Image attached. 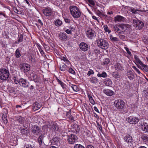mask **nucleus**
<instances>
[{"instance_id":"nucleus-15","label":"nucleus","mask_w":148,"mask_h":148,"mask_svg":"<svg viewBox=\"0 0 148 148\" xmlns=\"http://www.w3.org/2000/svg\"><path fill=\"white\" fill-rule=\"evenodd\" d=\"M20 133L23 135L25 136H28L29 134V130L25 126L21 127L20 128Z\"/></svg>"},{"instance_id":"nucleus-8","label":"nucleus","mask_w":148,"mask_h":148,"mask_svg":"<svg viewBox=\"0 0 148 148\" xmlns=\"http://www.w3.org/2000/svg\"><path fill=\"white\" fill-rule=\"evenodd\" d=\"M50 129L52 131L56 132H61L62 131L60 129L57 124L55 122L51 123L49 125Z\"/></svg>"},{"instance_id":"nucleus-38","label":"nucleus","mask_w":148,"mask_h":148,"mask_svg":"<svg viewBox=\"0 0 148 148\" xmlns=\"http://www.w3.org/2000/svg\"><path fill=\"white\" fill-rule=\"evenodd\" d=\"M23 40V36L22 34H21L18 37V40L16 42V43L18 44L20 42H22Z\"/></svg>"},{"instance_id":"nucleus-19","label":"nucleus","mask_w":148,"mask_h":148,"mask_svg":"<svg viewBox=\"0 0 148 148\" xmlns=\"http://www.w3.org/2000/svg\"><path fill=\"white\" fill-rule=\"evenodd\" d=\"M114 21L116 22H124L125 20V18L120 15H117L114 17Z\"/></svg>"},{"instance_id":"nucleus-54","label":"nucleus","mask_w":148,"mask_h":148,"mask_svg":"<svg viewBox=\"0 0 148 148\" xmlns=\"http://www.w3.org/2000/svg\"><path fill=\"white\" fill-rule=\"evenodd\" d=\"M25 148H34V146L31 145H27L25 146Z\"/></svg>"},{"instance_id":"nucleus-21","label":"nucleus","mask_w":148,"mask_h":148,"mask_svg":"<svg viewBox=\"0 0 148 148\" xmlns=\"http://www.w3.org/2000/svg\"><path fill=\"white\" fill-rule=\"evenodd\" d=\"M32 131L34 135H37L40 132L39 127L36 125H34L32 127Z\"/></svg>"},{"instance_id":"nucleus-55","label":"nucleus","mask_w":148,"mask_h":148,"mask_svg":"<svg viewBox=\"0 0 148 148\" xmlns=\"http://www.w3.org/2000/svg\"><path fill=\"white\" fill-rule=\"evenodd\" d=\"M13 80L16 84L19 83V80H17L16 79V77H13Z\"/></svg>"},{"instance_id":"nucleus-6","label":"nucleus","mask_w":148,"mask_h":148,"mask_svg":"<svg viewBox=\"0 0 148 148\" xmlns=\"http://www.w3.org/2000/svg\"><path fill=\"white\" fill-rule=\"evenodd\" d=\"M133 25L137 29H142L144 26V23L141 21L136 19H134L132 21Z\"/></svg>"},{"instance_id":"nucleus-10","label":"nucleus","mask_w":148,"mask_h":148,"mask_svg":"<svg viewBox=\"0 0 148 148\" xmlns=\"http://www.w3.org/2000/svg\"><path fill=\"white\" fill-rule=\"evenodd\" d=\"M86 34L87 37L90 39H93L96 36L95 31L92 29L87 30Z\"/></svg>"},{"instance_id":"nucleus-44","label":"nucleus","mask_w":148,"mask_h":148,"mask_svg":"<svg viewBox=\"0 0 148 148\" xmlns=\"http://www.w3.org/2000/svg\"><path fill=\"white\" fill-rule=\"evenodd\" d=\"M71 87L75 91L77 92L79 90V88L76 85H72Z\"/></svg>"},{"instance_id":"nucleus-61","label":"nucleus","mask_w":148,"mask_h":148,"mask_svg":"<svg viewBox=\"0 0 148 148\" xmlns=\"http://www.w3.org/2000/svg\"><path fill=\"white\" fill-rule=\"evenodd\" d=\"M94 110H95V111H96V112H98V113H99V111L98 110V109L96 107V106H95L94 107Z\"/></svg>"},{"instance_id":"nucleus-58","label":"nucleus","mask_w":148,"mask_h":148,"mask_svg":"<svg viewBox=\"0 0 148 148\" xmlns=\"http://www.w3.org/2000/svg\"><path fill=\"white\" fill-rule=\"evenodd\" d=\"M125 49L127 51V52L129 55L130 56H132V53L129 50V49L127 48H126Z\"/></svg>"},{"instance_id":"nucleus-63","label":"nucleus","mask_w":148,"mask_h":148,"mask_svg":"<svg viewBox=\"0 0 148 148\" xmlns=\"http://www.w3.org/2000/svg\"><path fill=\"white\" fill-rule=\"evenodd\" d=\"M86 148H94L92 145H89L87 146Z\"/></svg>"},{"instance_id":"nucleus-16","label":"nucleus","mask_w":148,"mask_h":148,"mask_svg":"<svg viewBox=\"0 0 148 148\" xmlns=\"http://www.w3.org/2000/svg\"><path fill=\"white\" fill-rule=\"evenodd\" d=\"M90 47L89 45L84 42H82L79 45L80 49L82 51H87Z\"/></svg>"},{"instance_id":"nucleus-28","label":"nucleus","mask_w":148,"mask_h":148,"mask_svg":"<svg viewBox=\"0 0 148 148\" xmlns=\"http://www.w3.org/2000/svg\"><path fill=\"white\" fill-rule=\"evenodd\" d=\"M130 11L134 14H139L140 12L143 11L141 10L135 9L133 8H131Z\"/></svg>"},{"instance_id":"nucleus-41","label":"nucleus","mask_w":148,"mask_h":148,"mask_svg":"<svg viewBox=\"0 0 148 148\" xmlns=\"http://www.w3.org/2000/svg\"><path fill=\"white\" fill-rule=\"evenodd\" d=\"M103 27L104 30L106 32H108V34H109L111 32V30L109 29V28L107 25H104Z\"/></svg>"},{"instance_id":"nucleus-42","label":"nucleus","mask_w":148,"mask_h":148,"mask_svg":"<svg viewBox=\"0 0 148 148\" xmlns=\"http://www.w3.org/2000/svg\"><path fill=\"white\" fill-rule=\"evenodd\" d=\"M143 67V70L147 72L148 71V66L145 64L143 63L140 65Z\"/></svg>"},{"instance_id":"nucleus-51","label":"nucleus","mask_w":148,"mask_h":148,"mask_svg":"<svg viewBox=\"0 0 148 148\" xmlns=\"http://www.w3.org/2000/svg\"><path fill=\"white\" fill-rule=\"evenodd\" d=\"M61 60H63L66 63H68L69 62V61L68 59L64 57H62L61 58Z\"/></svg>"},{"instance_id":"nucleus-30","label":"nucleus","mask_w":148,"mask_h":148,"mask_svg":"<svg viewBox=\"0 0 148 148\" xmlns=\"http://www.w3.org/2000/svg\"><path fill=\"white\" fill-rule=\"evenodd\" d=\"M110 38L111 41L112 42H116L119 41V39L117 37H114L110 34Z\"/></svg>"},{"instance_id":"nucleus-34","label":"nucleus","mask_w":148,"mask_h":148,"mask_svg":"<svg viewBox=\"0 0 148 148\" xmlns=\"http://www.w3.org/2000/svg\"><path fill=\"white\" fill-rule=\"evenodd\" d=\"M54 23L56 26L58 27L60 26L62 24V23L60 19H58L55 21Z\"/></svg>"},{"instance_id":"nucleus-7","label":"nucleus","mask_w":148,"mask_h":148,"mask_svg":"<svg viewBox=\"0 0 148 148\" xmlns=\"http://www.w3.org/2000/svg\"><path fill=\"white\" fill-rule=\"evenodd\" d=\"M68 28L64 27V31L67 34L70 35L72 34V32H75L76 27L74 25H71L68 27Z\"/></svg>"},{"instance_id":"nucleus-40","label":"nucleus","mask_w":148,"mask_h":148,"mask_svg":"<svg viewBox=\"0 0 148 148\" xmlns=\"http://www.w3.org/2000/svg\"><path fill=\"white\" fill-rule=\"evenodd\" d=\"M134 57L136 63L139 64L140 65H141V64L143 63V62L140 60L139 58L136 55H135Z\"/></svg>"},{"instance_id":"nucleus-32","label":"nucleus","mask_w":148,"mask_h":148,"mask_svg":"<svg viewBox=\"0 0 148 148\" xmlns=\"http://www.w3.org/2000/svg\"><path fill=\"white\" fill-rule=\"evenodd\" d=\"M2 118L4 123L6 124L8 123L7 114H3Z\"/></svg>"},{"instance_id":"nucleus-33","label":"nucleus","mask_w":148,"mask_h":148,"mask_svg":"<svg viewBox=\"0 0 148 148\" xmlns=\"http://www.w3.org/2000/svg\"><path fill=\"white\" fill-rule=\"evenodd\" d=\"M97 75L99 77L105 78L107 77V75L105 71H103L101 74L98 73Z\"/></svg>"},{"instance_id":"nucleus-3","label":"nucleus","mask_w":148,"mask_h":148,"mask_svg":"<svg viewBox=\"0 0 148 148\" xmlns=\"http://www.w3.org/2000/svg\"><path fill=\"white\" fill-rule=\"evenodd\" d=\"M98 46L102 49H107L109 47V44L106 40L102 38H99L97 40Z\"/></svg>"},{"instance_id":"nucleus-53","label":"nucleus","mask_w":148,"mask_h":148,"mask_svg":"<svg viewBox=\"0 0 148 148\" xmlns=\"http://www.w3.org/2000/svg\"><path fill=\"white\" fill-rule=\"evenodd\" d=\"M88 2L92 5L94 6L95 5V3L93 0H87Z\"/></svg>"},{"instance_id":"nucleus-46","label":"nucleus","mask_w":148,"mask_h":148,"mask_svg":"<svg viewBox=\"0 0 148 148\" xmlns=\"http://www.w3.org/2000/svg\"><path fill=\"white\" fill-rule=\"evenodd\" d=\"M74 148H85V147L80 144H77L75 145Z\"/></svg>"},{"instance_id":"nucleus-48","label":"nucleus","mask_w":148,"mask_h":148,"mask_svg":"<svg viewBox=\"0 0 148 148\" xmlns=\"http://www.w3.org/2000/svg\"><path fill=\"white\" fill-rule=\"evenodd\" d=\"M119 36V38L123 41H125L126 39V37L124 35L120 34Z\"/></svg>"},{"instance_id":"nucleus-43","label":"nucleus","mask_w":148,"mask_h":148,"mask_svg":"<svg viewBox=\"0 0 148 148\" xmlns=\"http://www.w3.org/2000/svg\"><path fill=\"white\" fill-rule=\"evenodd\" d=\"M141 138L144 141H148V136L145 134H143Z\"/></svg>"},{"instance_id":"nucleus-47","label":"nucleus","mask_w":148,"mask_h":148,"mask_svg":"<svg viewBox=\"0 0 148 148\" xmlns=\"http://www.w3.org/2000/svg\"><path fill=\"white\" fill-rule=\"evenodd\" d=\"M92 135V134L91 133L88 131H86L85 132V134H84V136H86L87 137H91Z\"/></svg>"},{"instance_id":"nucleus-12","label":"nucleus","mask_w":148,"mask_h":148,"mask_svg":"<svg viewBox=\"0 0 148 148\" xmlns=\"http://www.w3.org/2000/svg\"><path fill=\"white\" fill-rule=\"evenodd\" d=\"M21 69L24 73L29 71L30 69V66L28 64L24 63L20 65Z\"/></svg>"},{"instance_id":"nucleus-59","label":"nucleus","mask_w":148,"mask_h":148,"mask_svg":"<svg viewBox=\"0 0 148 148\" xmlns=\"http://www.w3.org/2000/svg\"><path fill=\"white\" fill-rule=\"evenodd\" d=\"M38 22L40 24V26H42L43 25V23L41 21L40 19H38Z\"/></svg>"},{"instance_id":"nucleus-56","label":"nucleus","mask_w":148,"mask_h":148,"mask_svg":"<svg viewBox=\"0 0 148 148\" xmlns=\"http://www.w3.org/2000/svg\"><path fill=\"white\" fill-rule=\"evenodd\" d=\"M94 72L92 70H90L89 71H88V73H87V75H90L93 74Z\"/></svg>"},{"instance_id":"nucleus-4","label":"nucleus","mask_w":148,"mask_h":148,"mask_svg":"<svg viewBox=\"0 0 148 148\" xmlns=\"http://www.w3.org/2000/svg\"><path fill=\"white\" fill-rule=\"evenodd\" d=\"M10 75L9 71L5 69H0V79L5 81L9 78Z\"/></svg>"},{"instance_id":"nucleus-45","label":"nucleus","mask_w":148,"mask_h":148,"mask_svg":"<svg viewBox=\"0 0 148 148\" xmlns=\"http://www.w3.org/2000/svg\"><path fill=\"white\" fill-rule=\"evenodd\" d=\"M57 80L58 83L61 85L63 88H64L65 87V85L63 82L58 78L57 79Z\"/></svg>"},{"instance_id":"nucleus-5","label":"nucleus","mask_w":148,"mask_h":148,"mask_svg":"<svg viewBox=\"0 0 148 148\" xmlns=\"http://www.w3.org/2000/svg\"><path fill=\"white\" fill-rule=\"evenodd\" d=\"M114 105L117 109L122 110L124 107L125 103L122 100L117 99L115 101Z\"/></svg>"},{"instance_id":"nucleus-25","label":"nucleus","mask_w":148,"mask_h":148,"mask_svg":"<svg viewBox=\"0 0 148 148\" xmlns=\"http://www.w3.org/2000/svg\"><path fill=\"white\" fill-rule=\"evenodd\" d=\"M22 48H19L16 49L14 53V56L17 58L20 57L21 56L20 51L21 50Z\"/></svg>"},{"instance_id":"nucleus-60","label":"nucleus","mask_w":148,"mask_h":148,"mask_svg":"<svg viewBox=\"0 0 148 148\" xmlns=\"http://www.w3.org/2000/svg\"><path fill=\"white\" fill-rule=\"evenodd\" d=\"M90 102L92 104L94 105L95 103V102L93 99L90 101Z\"/></svg>"},{"instance_id":"nucleus-1","label":"nucleus","mask_w":148,"mask_h":148,"mask_svg":"<svg viewBox=\"0 0 148 148\" xmlns=\"http://www.w3.org/2000/svg\"><path fill=\"white\" fill-rule=\"evenodd\" d=\"M115 31L118 34H123L124 32H128L130 28L128 25H116L114 27Z\"/></svg>"},{"instance_id":"nucleus-39","label":"nucleus","mask_w":148,"mask_h":148,"mask_svg":"<svg viewBox=\"0 0 148 148\" xmlns=\"http://www.w3.org/2000/svg\"><path fill=\"white\" fill-rule=\"evenodd\" d=\"M132 67L136 71V72H137L138 74H139L141 76H143L144 75L143 74L141 73L140 72V71L139 69H138L135 66H133Z\"/></svg>"},{"instance_id":"nucleus-2","label":"nucleus","mask_w":148,"mask_h":148,"mask_svg":"<svg viewBox=\"0 0 148 148\" xmlns=\"http://www.w3.org/2000/svg\"><path fill=\"white\" fill-rule=\"evenodd\" d=\"M71 14L74 18H79L81 15V12L77 6L75 5L71 6L69 8Z\"/></svg>"},{"instance_id":"nucleus-31","label":"nucleus","mask_w":148,"mask_h":148,"mask_svg":"<svg viewBox=\"0 0 148 148\" xmlns=\"http://www.w3.org/2000/svg\"><path fill=\"white\" fill-rule=\"evenodd\" d=\"M58 141V138L57 137H55L52 138L51 140V143L53 145L57 144Z\"/></svg>"},{"instance_id":"nucleus-64","label":"nucleus","mask_w":148,"mask_h":148,"mask_svg":"<svg viewBox=\"0 0 148 148\" xmlns=\"http://www.w3.org/2000/svg\"><path fill=\"white\" fill-rule=\"evenodd\" d=\"M88 98H89V100H90H90H92V99H93V98H92V97L91 96H90V95H88Z\"/></svg>"},{"instance_id":"nucleus-24","label":"nucleus","mask_w":148,"mask_h":148,"mask_svg":"<svg viewBox=\"0 0 148 148\" xmlns=\"http://www.w3.org/2000/svg\"><path fill=\"white\" fill-rule=\"evenodd\" d=\"M114 67L115 70L117 71H122L123 69V67L121 66V65L119 63H116L114 65Z\"/></svg>"},{"instance_id":"nucleus-52","label":"nucleus","mask_w":148,"mask_h":148,"mask_svg":"<svg viewBox=\"0 0 148 148\" xmlns=\"http://www.w3.org/2000/svg\"><path fill=\"white\" fill-rule=\"evenodd\" d=\"M143 129L144 131L148 132V125H147L146 126L144 125Z\"/></svg>"},{"instance_id":"nucleus-11","label":"nucleus","mask_w":148,"mask_h":148,"mask_svg":"<svg viewBox=\"0 0 148 148\" xmlns=\"http://www.w3.org/2000/svg\"><path fill=\"white\" fill-rule=\"evenodd\" d=\"M124 141L127 143L128 145L132 146L133 140L132 136L129 135H127L124 137L123 138Z\"/></svg>"},{"instance_id":"nucleus-17","label":"nucleus","mask_w":148,"mask_h":148,"mask_svg":"<svg viewBox=\"0 0 148 148\" xmlns=\"http://www.w3.org/2000/svg\"><path fill=\"white\" fill-rule=\"evenodd\" d=\"M42 12L44 15L46 16H51L52 14V10L49 8L43 9Z\"/></svg>"},{"instance_id":"nucleus-49","label":"nucleus","mask_w":148,"mask_h":148,"mask_svg":"<svg viewBox=\"0 0 148 148\" xmlns=\"http://www.w3.org/2000/svg\"><path fill=\"white\" fill-rule=\"evenodd\" d=\"M110 59L108 58H106L104 60V64L107 65L109 64L110 62Z\"/></svg>"},{"instance_id":"nucleus-37","label":"nucleus","mask_w":148,"mask_h":148,"mask_svg":"<svg viewBox=\"0 0 148 148\" xmlns=\"http://www.w3.org/2000/svg\"><path fill=\"white\" fill-rule=\"evenodd\" d=\"M66 116L69 118L71 120H74L73 117L72 116L71 114V112L69 111L67 112L66 114Z\"/></svg>"},{"instance_id":"nucleus-35","label":"nucleus","mask_w":148,"mask_h":148,"mask_svg":"<svg viewBox=\"0 0 148 148\" xmlns=\"http://www.w3.org/2000/svg\"><path fill=\"white\" fill-rule=\"evenodd\" d=\"M89 80L90 82L93 84H96L98 82V79L95 77L90 78Z\"/></svg>"},{"instance_id":"nucleus-50","label":"nucleus","mask_w":148,"mask_h":148,"mask_svg":"<svg viewBox=\"0 0 148 148\" xmlns=\"http://www.w3.org/2000/svg\"><path fill=\"white\" fill-rule=\"evenodd\" d=\"M69 72L73 74H75V71L72 68H70L68 71Z\"/></svg>"},{"instance_id":"nucleus-18","label":"nucleus","mask_w":148,"mask_h":148,"mask_svg":"<svg viewBox=\"0 0 148 148\" xmlns=\"http://www.w3.org/2000/svg\"><path fill=\"white\" fill-rule=\"evenodd\" d=\"M58 37L59 39L61 40L66 41L67 40V35L64 32L60 33Z\"/></svg>"},{"instance_id":"nucleus-23","label":"nucleus","mask_w":148,"mask_h":148,"mask_svg":"<svg viewBox=\"0 0 148 148\" xmlns=\"http://www.w3.org/2000/svg\"><path fill=\"white\" fill-rule=\"evenodd\" d=\"M103 83L106 86H110L112 84V82L110 79L106 78L104 79Z\"/></svg>"},{"instance_id":"nucleus-57","label":"nucleus","mask_w":148,"mask_h":148,"mask_svg":"<svg viewBox=\"0 0 148 148\" xmlns=\"http://www.w3.org/2000/svg\"><path fill=\"white\" fill-rule=\"evenodd\" d=\"M64 21L66 23H69L71 21V20L70 19L66 18H64Z\"/></svg>"},{"instance_id":"nucleus-29","label":"nucleus","mask_w":148,"mask_h":148,"mask_svg":"<svg viewBox=\"0 0 148 148\" xmlns=\"http://www.w3.org/2000/svg\"><path fill=\"white\" fill-rule=\"evenodd\" d=\"M112 75L114 78L116 79L119 78L121 77L120 73L115 71L112 73Z\"/></svg>"},{"instance_id":"nucleus-27","label":"nucleus","mask_w":148,"mask_h":148,"mask_svg":"<svg viewBox=\"0 0 148 148\" xmlns=\"http://www.w3.org/2000/svg\"><path fill=\"white\" fill-rule=\"evenodd\" d=\"M127 76L128 78L131 80H133L135 76L132 72L130 71L127 73Z\"/></svg>"},{"instance_id":"nucleus-22","label":"nucleus","mask_w":148,"mask_h":148,"mask_svg":"<svg viewBox=\"0 0 148 148\" xmlns=\"http://www.w3.org/2000/svg\"><path fill=\"white\" fill-rule=\"evenodd\" d=\"M103 92L108 96H112L114 94V92L109 89H105L103 90Z\"/></svg>"},{"instance_id":"nucleus-9","label":"nucleus","mask_w":148,"mask_h":148,"mask_svg":"<svg viewBox=\"0 0 148 148\" xmlns=\"http://www.w3.org/2000/svg\"><path fill=\"white\" fill-rule=\"evenodd\" d=\"M67 140L69 143L71 144H74L76 140H77V137L74 134L67 136Z\"/></svg>"},{"instance_id":"nucleus-13","label":"nucleus","mask_w":148,"mask_h":148,"mask_svg":"<svg viewBox=\"0 0 148 148\" xmlns=\"http://www.w3.org/2000/svg\"><path fill=\"white\" fill-rule=\"evenodd\" d=\"M19 84L21 86L27 88L29 86V83L26 79L21 78L19 79Z\"/></svg>"},{"instance_id":"nucleus-62","label":"nucleus","mask_w":148,"mask_h":148,"mask_svg":"<svg viewBox=\"0 0 148 148\" xmlns=\"http://www.w3.org/2000/svg\"><path fill=\"white\" fill-rule=\"evenodd\" d=\"M24 1H25L26 3L29 6H31L30 5L29 2V0H24Z\"/></svg>"},{"instance_id":"nucleus-20","label":"nucleus","mask_w":148,"mask_h":148,"mask_svg":"<svg viewBox=\"0 0 148 148\" xmlns=\"http://www.w3.org/2000/svg\"><path fill=\"white\" fill-rule=\"evenodd\" d=\"M45 137V136L44 134H41L38 138L39 144L40 145H42V146L44 147L45 146V145L43 142V138Z\"/></svg>"},{"instance_id":"nucleus-36","label":"nucleus","mask_w":148,"mask_h":148,"mask_svg":"<svg viewBox=\"0 0 148 148\" xmlns=\"http://www.w3.org/2000/svg\"><path fill=\"white\" fill-rule=\"evenodd\" d=\"M67 66L64 64L62 65H60V69L61 71H65L66 69Z\"/></svg>"},{"instance_id":"nucleus-26","label":"nucleus","mask_w":148,"mask_h":148,"mask_svg":"<svg viewBox=\"0 0 148 148\" xmlns=\"http://www.w3.org/2000/svg\"><path fill=\"white\" fill-rule=\"evenodd\" d=\"M31 76L32 78L30 79V80H33L35 82H39V77L36 74L32 73Z\"/></svg>"},{"instance_id":"nucleus-14","label":"nucleus","mask_w":148,"mask_h":148,"mask_svg":"<svg viewBox=\"0 0 148 148\" xmlns=\"http://www.w3.org/2000/svg\"><path fill=\"white\" fill-rule=\"evenodd\" d=\"M127 121L130 124H136L138 122L139 120L138 118L130 116L127 119Z\"/></svg>"}]
</instances>
